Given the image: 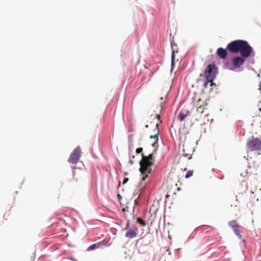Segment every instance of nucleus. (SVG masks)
Segmentation results:
<instances>
[{
    "mask_svg": "<svg viewBox=\"0 0 261 261\" xmlns=\"http://www.w3.org/2000/svg\"><path fill=\"white\" fill-rule=\"evenodd\" d=\"M100 245L99 243L93 244L90 245L88 248V251H91L94 249H97L100 247Z\"/></svg>",
    "mask_w": 261,
    "mask_h": 261,
    "instance_id": "obj_13",
    "label": "nucleus"
},
{
    "mask_svg": "<svg viewBox=\"0 0 261 261\" xmlns=\"http://www.w3.org/2000/svg\"><path fill=\"white\" fill-rule=\"evenodd\" d=\"M142 159L140 162V171L142 174L149 173L151 171V166L153 164V153H150L148 156H146L142 154Z\"/></svg>",
    "mask_w": 261,
    "mask_h": 261,
    "instance_id": "obj_3",
    "label": "nucleus"
},
{
    "mask_svg": "<svg viewBox=\"0 0 261 261\" xmlns=\"http://www.w3.org/2000/svg\"><path fill=\"white\" fill-rule=\"evenodd\" d=\"M242 57H234L231 60L232 65L236 68H239L245 62V59Z\"/></svg>",
    "mask_w": 261,
    "mask_h": 261,
    "instance_id": "obj_9",
    "label": "nucleus"
},
{
    "mask_svg": "<svg viewBox=\"0 0 261 261\" xmlns=\"http://www.w3.org/2000/svg\"><path fill=\"white\" fill-rule=\"evenodd\" d=\"M186 156H187L188 158L189 159H191V155L190 154H186Z\"/></svg>",
    "mask_w": 261,
    "mask_h": 261,
    "instance_id": "obj_20",
    "label": "nucleus"
},
{
    "mask_svg": "<svg viewBox=\"0 0 261 261\" xmlns=\"http://www.w3.org/2000/svg\"><path fill=\"white\" fill-rule=\"evenodd\" d=\"M247 146L251 151L261 150V140L258 138H253L247 142Z\"/></svg>",
    "mask_w": 261,
    "mask_h": 261,
    "instance_id": "obj_5",
    "label": "nucleus"
},
{
    "mask_svg": "<svg viewBox=\"0 0 261 261\" xmlns=\"http://www.w3.org/2000/svg\"><path fill=\"white\" fill-rule=\"evenodd\" d=\"M129 162H130V163H131V164H133V162H132V161H130Z\"/></svg>",
    "mask_w": 261,
    "mask_h": 261,
    "instance_id": "obj_26",
    "label": "nucleus"
},
{
    "mask_svg": "<svg viewBox=\"0 0 261 261\" xmlns=\"http://www.w3.org/2000/svg\"><path fill=\"white\" fill-rule=\"evenodd\" d=\"M259 88H258V90L260 91V92H261V80H260V83H259V86H258Z\"/></svg>",
    "mask_w": 261,
    "mask_h": 261,
    "instance_id": "obj_19",
    "label": "nucleus"
},
{
    "mask_svg": "<svg viewBox=\"0 0 261 261\" xmlns=\"http://www.w3.org/2000/svg\"><path fill=\"white\" fill-rule=\"evenodd\" d=\"M153 132L154 134L153 135H151L150 136V139H154L155 142L152 143V146L153 147H156L158 144V136L159 134V124L155 123L154 125V128H153Z\"/></svg>",
    "mask_w": 261,
    "mask_h": 261,
    "instance_id": "obj_8",
    "label": "nucleus"
},
{
    "mask_svg": "<svg viewBox=\"0 0 261 261\" xmlns=\"http://www.w3.org/2000/svg\"><path fill=\"white\" fill-rule=\"evenodd\" d=\"M193 171L192 170L188 171L185 175V178H188L190 177L191 176H192L193 175Z\"/></svg>",
    "mask_w": 261,
    "mask_h": 261,
    "instance_id": "obj_15",
    "label": "nucleus"
},
{
    "mask_svg": "<svg viewBox=\"0 0 261 261\" xmlns=\"http://www.w3.org/2000/svg\"><path fill=\"white\" fill-rule=\"evenodd\" d=\"M156 118H157L159 120L160 119V115L157 114V115H156Z\"/></svg>",
    "mask_w": 261,
    "mask_h": 261,
    "instance_id": "obj_22",
    "label": "nucleus"
},
{
    "mask_svg": "<svg viewBox=\"0 0 261 261\" xmlns=\"http://www.w3.org/2000/svg\"><path fill=\"white\" fill-rule=\"evenodd\" d=\"M217 55L221 59H225L227 56V53L225 49L222 47L218 48L216 52Z\"/></svg>",
    "mask_w": 261,
    "mask_h": 261,
    "instance_id": "obj_10",
    "label": "nucleus"
},
{
    "mask_svg": "<svg viewBox=\"0 0 261 261\" xmlns=\"http://www.w3.org/2000/svg\"><path fill=\"white\" fill-rule=\"evenodd\" d=\"M259 111H261V108H259Z\"/></svg>",
    "mask_w": 261,
    "mask_h": 261,
    "instance_id": "obj_28",
    "label": "nucleus"
},
{
    "mask_svg": "<svg viewBox=\"0 0 261 261\" xmlns=\"http://www.w3.org/2000/svg\"><path fill=\"white\" fill-rule=\"evenodd\" d=\"M189 115H190L189 111H186L185 112L182 111L179 114V115L178 116V119L180 121H182L186 118V117L187 116H188Z\"/></svg>",
    "mask_w": 261,
    "mask_h": 261,
    "instance_id": "obj_12",
    "label": "nucleus"
},
{
    "mask_svg": "<svg viewBox=\"0 0 261 261\" xmlns=\"http://www.w3.org/2000/svg\"><path fill=\"white\" fill-rule=\"evenodd\" d=\"M137 222L143 226L146 224L145 221L140 218H138L137 219Z\"/></svg>",
    "mask_w": 261,
    "mask_h": 261,
    "instance_id": "obj_14",
    "label": "nucleus"
},
{
    "mask_svg": "<svg viewBox=\"0 0 261 261\" xmlns=\"http://www.w3.org/2000/svg\"><path fill=\"white\" fill-rule=\"evenodd\" d=\"M217 73V67L214 64H209L205 68L203 75L205 78V81L203 83V87L205 89L208 88L210 86V91L213 90V87L216 85L213 83V80L216 77Z\"/></svg>",
    "mask_w": 261,
    "mask_h": 261,
    "instance_id": "obj_2",
    "label": "nucleus"
},
{
    "mask_svg": "<svg viewBox=\"0 0 261 261\" xmlns=\"http://www.w3.org/2000/svg\"><path fill=\"white\" fill-rule=\"evenodd\" d=\"M174 50L172 51V65L173 66L174 64Z\"/></svg>",
    "mask_w": 261,
    "mask_h": 261,
    "instance_id": "obj_16",
    "label": "nucleus"
},
{
    "mask_svg": "<svg viewBox=\"0 0 261 261\" xmlns=\"http://www.w3.org/2000/svg\"><path fill=\"white\" fill-rule=\"evenodd\" d=\"M226 48L232 53H240L242 57L248 58L251 53L252 48L248 43L242 40L231 41L227 45Z\"/></svg>",
    "mask_w": 261,
    "mask_h": 261,
    "instance_id": "obj_1",
    "label": "nucleus"
},
{
    "mask_svg": "<svg viewBox=\"0 0 261 261\" xmlns=\"http://www.w3.org/2000/svg\"><path fill=\"white\" fill-rule=\"evenodd\" d=\"M128 175V173L125 172V173H124V176H126V175Z\"/></svg>",
    "mask_w": 261,
    "mask_h": 261,
    "instance_id": "obj_24",
    "label": "nucleus"
},
{
    "mask_svg": "<svg viewBox=\"0 0 261 261\" xmlns=\"http://www.w3.org/2000/svg\"><path fill=\"white\" fill-rule=\"evenodd\" d=\"M147 176H147V175H145V176H143V177H142V180H145V179H146V178H147Z\"/></svg>",
    "mask_w": 261,
    "mask_h": 261,
    "instance_id": "obj_21",
    "label": "nucleus"
},
{
    "mask_svg": "<svg viewBox=\"0 0 261 261\" xmlns=\"http://www.w3.org/2000/svg\"><path fill=\"white\" fill-rule=\"evenodd\" d=\"M128 181V178H124L123 182V184H126Z\"/></svg>",
    "mask_w": 261,
    "mask_h": 261,
    "instance_id": "obj_18",
    "label": "nucleus"
},
{
    "mask_svg": "<svg viewBox=\"0 0 261 261\" xmlns=\"http://www.w3.org/2000/svg\"><path fill=\"white\" fill-rule=\"evenodd\" d=\"M143 148H138L136 149V153L139 154L142 152Z\"/></svg>",
    "mask_w": 261,
    "mask_h": 261,
    "instance_id": "obj_17",
    "label": "nucleus"
},
{
    "mask_svg": "<svg viewBox=\"0 0 261 261\" xmlns=\"http://www.w3.org/2000/svg\"><path fill=\"white\" fill-rule=\"evenodd\" d=\"M81 154V148L78 146L71 153L68 160V162L71 164H76L80 158Z\"/></svg>",
    "mask_w": 261,
    "mask_h": 261,
    "instance_id": "obj_6",
    "label": "nucleus"
},
{
    "mask_svg": "<svg viewBox=\"0 0 261 261\" xmlns=\"http://www.w3.org/2000/svg\"><path fill=\"white\" fill-rule=\"evenodd\" d=\"M197 107V112L199 114V118L202 119L208 116V113L206 110V103L204 100L199 98L195 103Z\"/></svg>",
    "mask_w": 261,
    "mask_h": 261,
    "instance_id": "obj_4",
    "label": "nucleus"
},
{
    "mask_svg": "<svg viewBox=\"0 0 261 261\" xmlns=\"http://www.w3.org/2000/svg\"><path fill=\"white\" fill-rule=\"evenodd\" d=\"M72 174H73V177H74V176H75V171H72Z\"/></svg>",
    "mask_w": 261,
    "mask_h": 261,
    "instance_id": "obj_23",
    "label": "nucleus"
},
{
    "mask_svg": "<svg viewBox=\"0 0 261 261\" xmlns=\"http://www.w3.org/2000/svg\"><path fill=\"white\" fill-rule=\"evenodd\" d=\"M137 231L138 229L137 228L135 230L129 229L126 232L125 236L129 239L135 238L137 235Z\"/></svg>",
    "mask_w": 261,
    "mask_h": 261,
    "instance_id": "obj_11",
    "label": "nucleus"
},
{
    "mask_svg": "<svg viewBox=\"0 0 261 261\" xmlns=\"http://www.w3.org/2000/svg\"><path fill=\"white\" fill-rule=\"evenodd\" d=\"M229 225L233 229L236 235L237 236L239 239H242V236L241 235L239 230L240 226L238 224L237 221L236 220H232L229 223Z\"/></svg>",
    "mask_w": 261,
    "mask_h": 261,
    "instance_id": "obj_7",
    "label": "nucleus"
},
{
    "mask_svg": "<svg viewBox=\"0 0 261 261\" xmlns=\"http://www.w3.org/2000/svg\"><path fill=\"white\" fill-rule=\"evenodd\" d=\"M118 196L119 198H120V197H121V196H120V195H118Z\"/></svg>",
    "mask_w": 261,
    "mask_h": 261,
    "instance_id": "obj_27",
    "label": "nucleus"
},
{
    "mask_svg": "<svg viewBox=\"0 0 261 261\" xmlns=\"http://www.w3.org/2000/svg\"><path fill=\"white\" fill-rule=\"evenodd\" d=\"M145 127H146V128H148V125H145Z\"/></svg>",
    "mask_w": 261,
    "mask_h": 261,
    "instance_id": "obj_25",
    "label": "nucleus"
}]
</instances>
